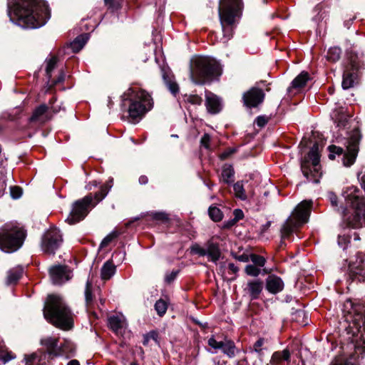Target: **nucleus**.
Instances as JSON below:
<instances>
[{"mask_svg":"<svg viewBox=\"0 0 365 365\" xmlns=\"http://www.w3.org/2000/svg\"><path fill=\"white\" fill-rule=\"evenodd\" d=\"M27 236L25 227L17 222L4 224L0 227V250L6 253L18 251Z\"/></svg>","mask_w":365,"mask_h":365,"instance_id":"5","label":"nucleus"},{"mask_svg":"<svg viewBox=\"0 0 365 365\" xmlns=\"http://www.w3.org/2000/svg\"><path fill=\"white\" fill-rule=\"evenodd\" d=\"M291 359V353L288 349L282 351H274L270 359V364L272 365H280L282 362H289Z\"/></svg>","mask_w":365,"mask_h":365,"instance_id":"25","label":"nucleus"},{"mask_svg":"<svg viewBox=\"0 0 365 365\" xmlns=\"http://www.w3.org/2000/svg\"><path fill=\"white\" fill-rule=\"evenodd\" d=\"M349 277L353 281L365 282V267L364 265H351Z\"/></svg>","mask_w":365,"mask_h":365,"instance_id":"29","label":"nucleus"},{"mask_svg":"<svg viewBox=\"0 0 365 365\" xmlns=\"http://www.w3.org/2000/svg\"><path fill=\"white\" fill-rule=\"evenodd\" d=\"M242 0H221L218 8L219 18L224 36L227 39L232 36V26L241 8Z\"/></svg>","mask_w":365,"mask_h":365,"instance_id":"9","label":"nucleus"},{"mask_svg":"<svg viewBox=\"0 0 365 365\" xmlns=\"http://www.w3.org/2000/svg\"><path fill=\"white\" fill-rule=\"evenodd\" d=\"M51 279L54 284L61 285L72 277L71 270L65 265H55L49 269Z\"/></svg>","mask_w":365,"mask_h":365,"instance_id":"15","label":"nucleus"},{"mask_svg":"<svg viewBox=\"0 0 365 365\" xmlns=\"http://www.w3.org/2000/svg\"><path fill=\"white\" fill-rule=\"evenodd\" d=\"M260 272V269L255 264H247L245 267V272L249 276L256 277L259 275Z\"/></svg>","mask_w":365,"mask_h":365,"instance_id":"44","label":"nucleus"},{"mask_svg":"<svg viewBox=\"0 0 365 365\" xmlns=\"http://www.w3.org/2000/svg\"><path fill=\"white\" fill-rule=\"evenodd\" d=\"M268 117L265 115H259L256 118L255 123L257 125V126L262 128L268 123Z\"/></svg>","mask_w":365,"mask_h":365,"instance_id":"53","label":"nucleus"},{"mask_svg":"<svg viewBox=\"0 0 365 365\" xmlns=\"http://www.w3.org/2000/svg\"><path fill=\"white\" fill-rule=\"evenodd\" d=\"M227 364V361H220L219 359H213L212 360V365H226Z\"/></svg>","mask_w":365,"mask_h":365,"instance_id":"64","label":"nucleus"},{"mask_svg":"<svg viewBox=\"0 0 365 365\" xmlns=\"http://www.w3.org/2000/svg\"><path fill=\"white\" fill-rule=\"evenodd\" d=\"M161 73L165 86L170 93L175 96L179 91V87L171 71L168 68L163 67L161 68Z\"/></svg>","mask_w":365,"mask_h":365,"instance_id":"22","label":"nucleus"},{"mask_svg":"<svg viewBox=\"0 0 365 365\" xmlns=\"http://www.w3.org/2000/svg\"><path fill=\"white\" fill-rule=\"evenodd\" d=\"M205 106L207 111L212 114L218 113L222 110L220 98L210 91H205Z\"/></svg>","mask_w":365,"mask_h":365,"instance_id":"20","label":"nucleus"},{"mask_svg":"<svg viewBox=\"0 0 365 365\" xmlns=\"http://www.w3.org/2000/svg\"><path fill=\"white\" fill-rule=\"evenodd\" d=\"M155 309L160 317L163 316L168 309V303L162 299L158 300L155 304Z\"/></svg>","mask_w":365,"mask_h":365,"instance_id":"42","label":"nucleus"},{"mask_svg":"<svg viewBox=\"0 0 365 365\" xmlns=\"http://www.w3.org/2000/svg\"><path fill=\"white\" fill-rule=\"evenodd\" d=\"M190 252L191 253L197 255L200 257L206 256L207 253V252H206V248L202 247L200 245L197 243L191 246Z\"/></svg>","mask_w":365,"mask_h":365,"instance_id":"45","label":"nucleus"},{"mask_svg":"<svg viewBox=\"0 0 365 365\" xmlns=\"http://www.w3.org/2000/svg\"><path fill=\"white\" fill-rule=\"evenodd\" d=\"M264 91L258 87H252L244 93L242 100L247 108H256L261 104L264 99Z\"/></svg>","mask_w":365,"mask_h":365,"instance_id":"14","label":"nucleus"},{"mask_svg":"<svg viewBox=\"0 0 365 365\" xmlns=\"http://www.w3.org/2000/svg\"><path fill=\"white\" fill-rule=\"evenodd\" d=\"M14 358L13 353L9 351L4 342L0 340V364H6Z\"/></svg>","mask_w":365,"mask_h":365,"instance_id":"34","label":"nucleus"},{"mask_svg":"<svg viewBox=\"0 0 365 365\" xmlns=\"http://www.w3.org/2000/svg\"><path fill=\"white\" fill-rule=\"evenodd\" d=\"M117 237H118V233L116 232H112L111 233H110L109 235H108L106 237H105L103 238V240L101 242L100 248L102 249V248L106 247V246H108L109 245L110 242H112V240H113Z\"/></svg>","mask_w":365,"mask_h":365,"instance_id":"47","label":"nucleus"},{"mask_svg":"<svg viewBox=\"0 0 365 365\" xmlns=\"http://www.w3.org/2000/svg\"><path fill=\"white\" fill-rule=\"evenodd\" d=\"M250 259L253 262V264L259 267H262L266 263V259L264 257L252 254L250 255Z\"/></svg>","mask_w":365,"mask_h":365,"instance_id":"43","label":"nucleus"},{"mask_svg":"<svg viewBox=\"0 0 365 365\" xmlns=\"http://www.w3.org/2000/svg\"><path fill=\"white\" fill-rule=\"evenodd\" d=\"M220 75V67L215 59L199 56L191 61L190 76L194 83L202 85Z\"/></svg>","mask_w":365,"mask_h":365,"instance_id":"6","label":"nucleus"},{"mask_svg":"<svg viewBox=\"0 0 365 365\" xmlns=\"http://www.w3.org/2000/svg\"><path fill=\"white\" fill-rule=\"evenodd\" d=\"M187 101L194 105H200L202 102V99L197 95H191L188 96Z\"/></svg>","mask_w":365,"mask_h":365,"instance_id":"52","label":"nucleus"},{"mask_svg":"<svg viewBox=\"0 0 365 365\" xmlns=\"http://www.w3.org/2000/svg\"><path fill=\"white\" fill-rule=\"evenodd\" d=\"M350 242V238L348 236L339 235L338 237V245L339 247L345 250L347 247V245Z\"/></svg>","mask_w":365,"mask_h":365,"instance_id":"48","label":"nucleus"},{"mask_svg":"<svg viewBox=\"0 0 365 365\" xmlns=\"http://www.w3.org/2000/svg\"><path fill=\"white\" fill-rule=\"evenodd\" d=\"M138 181H139V183H140V185H145V184H147V183H148V179L147 176H145V175H141V176L139 178Z\"/></svg>","mask_w":365,"mask_h":365,"instance_id":"63","label":"nucleus"},{"mask_svg":"<svg viewBox=\"0 0 365 365\" xmlns=\"http://www.w3.org/2000/svg\"><path fill=\"white\" fill-rule=\"evenodd\" d=\"M228 268L233 274H237L239 271V268L234 263H229Z\"/></svg>","mask_w":365,"mask_h":365,"instance_id":"61","label":"nucleus"},{"mask_svg":"<svg viewBox=\"0 0 365 365\" xmlns=\"http://www.w3.org/2000/svg\"><path fill=\"white\" fill-rule=\"evenodd\" d=\"M235 180V170L231 165L225 164L222 168L220 181L230 185Z\"/></svg>","mask_w":365,"mask_h":365,"instance_id":"26","label":"nucleus"},{"mask_svg":"<svg viewBox=\"0 0 365 365\" xmlns=\"http://www.w3.org/2000/svg\"><path fill=\"white\" fill-rule=\"evenodd\" d=\"M123 104L128 102V117L132 123H138L153 108V102L150 95L144 90L138 91L130 88L122 96Z\"/></svg>","mask_w":365,"mask_h":365,"instance_id":"4","label":"nucleus"},{"mask_svg":"<svg viewBox=\"0 0 365 365\" xmlns=\"http://www.w3.org/2000/svg\"><path fill=\"white\" fill-rule=\"evenodd\" d=\"M309 74L307 72L302 71L292 82V88H301L304 87L309 80Z\"/></svg>","mask_w":365,"mask_h":365,"instance_id":"35","label":"nucleus"},{"mask_svg":"<svg viewBox=\"0 0 365 365\" xmlns=\"http://www.w3.org/2000/svg\"><path fill=\"white\" fill-rule=\"evenodd\" d=\"M58 340L56 338L48 336L41 340V344L45 350L43 352L51 359L59 355Z\"/></svg>","mask_w":365,"mask_h":365,"instance_id":"17","label":"nucleus"},{"mask_svg":"<svg viewBox=\"0 0 365 365\" xmlns=\"http://www.w3.org/2000/svg\"><path fill=\"white\" fill-rule=\"evenodd\" d=\"M210 141V136L207 133H205L201 138L200 143L202 146L205 147L207 149H209V143Z\"/></svg>","mask_w":365,"mask_h":365,"instance_id":"55","label":"nucleus"},{"mask_svg":"<svg viewBox=\"0 0 365 365\" xmlns=\"http://www.w3.org/2000/svg\"><path fill=\"white\" fill-rule=\"evenodd\" d=\"M208 214L210 218L215 222H220L222 219V212L217 207H210Z\"/></svg>","mask_w":365,"mask_h":365,"instance_id":"40","label":"nucleus"},{"mask_svg":"<svg viewBox=\"0 0 365 365\" xmlns=\"http://www.w3.org/2000/svg\"><path fill=\"white\" fill-rule=\"evenodd\" d=\"M53 109L51 106H47L46 104H41L36 107L29 118L31 123H37L39 124H43L51 118V110Z\"/></svg>","mask_w":365,"mask_h":365,"instance_id":"16","label":"nucleus"},{"mask_svg":"<svg viewBox=\"0 0 365 365\" xmlns=\"http://www.w3.org/2000/svg\"><path fill=\"white\" fill-rule=\"evenodd\" d=\"M264 344V339H259L254 344L255 350L257 352H259L261 351L260 347Z\"/></svg>","mask_w":365,"mask_h":365,"instance_id":"60","label":"nucleus"},{"mask_svg":"<svg viewBox=\"0 0 365 365\" xmlns=\"http://www.w3.org/2000/svg\"><path fill=\"white\" fill-rule=\"evenodd\" d=\"M207 255L210 260L216 262L220 257V250L217 243H214L212 241H208L206 245Z\"/></svg>","mask_w":365,"mask_h":365,"instance_id":"31","label":"nucleus"},{"mask_svg":"<svg viewBox=\"0 0 365 365\" xmlns=\"http://www.w3.org/2000/svg\"><path fill=\"white\" fill-rule=\"evenodd\" d=\"M328 197H329V200L331 205L334 207H337L338 205H337L336 195L334 192H330L328 193Z\"/></svg>","mask_w":365,"mask_h":365,"instance_id":"59","label":"nucleus"},{"mask_svg":"<svg viewBox=\"0 0 365 365\" xmlns=\"http://www.w3.org/2000/svg\"><path fill=\"white\" fill-rule=\"evenodd\" d=\"M43 311L44 318L49 323L63 329L71 328L72 313L60 296L48 295Z\"/></svg>","mask_w":365,"mask_h":365,"instance_id":"3","label":"nucleus"},{"mask_svg":"<svg viewBox=\"0 0 365 365\" xmlns=\"http://www.w3.org/2000/svg\"><path fill=\"white\" fill-rule=\"evenodd\" d=\"M235 152V149L227 148V150H225L224 152H222L220 154V158L222 160H225V159L228 158L231 155H232Z\"/></svg>","mask_w":365,"mask_h":365,"instance_id":"58","label":"nucleus"},{"mask_svg":"<svg viewBox=\"0 0 365 365\" xmlns=\"http://www.w3.org/2000/svg\"><path fill=\"white\" fill-rule=\"evenodd\" d=\"M63 242L61 232L57 228H50L43 235L41 249L43 252L54 255Z\"/></svg>","mask_w":365,"mask_h":365,"instance_id":"12","label":"nucleus"},{"mask_svg":"<svg viewBox=\"0 0 365 365\" xmlns=\"http://www.w3.org/2000/svg\"><path fill=\"white\" fill-rule=\"evenodd\" d=\"M153 219L166 222L169 220L168 215L165 212H154L151 213Z\"/></svg>","mask_w":365,"mask_h":365,"instance_id":"46","label":"nucleus"},{"mask_svg":"<svg viewBox=\"0 0 365 365\" xmlns=\"http://www.w3.org/2000/svg\"><path fill=\"white\" fill-rule=\"evenodd\" d=\"M233 221L234 222H238L240 220H242L244 217V213L242 210L240 209H235L233 211Z\"/></svg>","mask_w":365,"mask_h":365,"instance_id":"56","label":"nucleus"},{"mask_svg":"<svg viewBox=\"0 0 365 365\" xmlns=\"http://www.w3.org/2000/svg\"><path fill=\"white\" fill-rule=\"evenodd\" d=\"M108 321L109 327L116 334L121 331L125 324L123 316L113 315L110 317Z\"/></svg>","mask_w":365,"mask_h":365,"instance_id":"28","label":"nucleus"},{"mask_svg":"<svg viewBox=\"0 0 365 365\" xmlns=\"http://www.w3.org/2000/svg\"><path fill=\"white\" fill-rule=\"evenodd\" d=\"M263 287L264 283L261 279H252L247 282L245 291L250 296V299L254 300L259 297Z\"/></svg>","mask_w":365,"mask_h":365,"instance_id":"19","label":"nucleus"},{"mask_svg":"<svg viewBox=\"0 0 365 365\" xmlns=\"http://www.w3.org/2000/svg\"><path fill=\"white\" fill-rule=\"evenodd\" d=\"M361 133L357 128H354L350 132H348L345 137L344 145L346 150L342 148L332 145H329V158L334 160L336 155L341 158V162L344 166L350 167L356 161L359 153V144L361 140Z\"/></svg>","mask_w":365,"mask_h":365,"instance_id":"7","label":"nucleus"},{"mask_svg":"<svg viewBox=\"0 0 365 365\" xmlns=\"http://www.w3.org/2000/svg\"><path fill=\"white\" fill-rule=\"evenodd\" d=\"M312 206V201L304 200L296 207L292 216L287 220L281 228L282 245L286 239H289L297 227L308 221Z\"/></svg>","mask_w":365,"mask_h":365,"instance_id":"8","label":"nucleus"},{"mask_svg":"<svg viewBox=\"0 0 365 365\" xmlns=\"http://www.w3.org/2000/svg\"><path fill=\"white\" fill-rule=\"evenodd\" d=\"M58 59L56 56H52L46 61V73L48 80L51 78V73L55 68Z\"/></svg>","mask_w":365,"mask_h":365,"instance_id":"41","label":"nucleus"},{"mask_svg":"<svg viewBox=\"0 0 365 365\" xmlns=\"http://www.w3.org/2000/svg\"><path fill=\"white\" fill-rule=\"evenodd\" d=\"M84 294H85V302H86L87 311L89 313H92L93 312L92 309H93L94 304H95V302H94L95 297L93 294L92 283L89 279H88L86 282Z\"/></svg>","mask_w":365,"mask_h":365,"instance_id":"27","label":"nucleus"},{"mask_svg":"<svg viewBox=\"0 0 365 365\" xmlns=\"http://www.w3.org/2000/svg\"><path fill=\"white\" fill-rule=\"evenodd\" d=\"M331 118L334 120V123L336 125V127L341 128H345L349 123V115L345 113L343 108H336L331 113Z\"/></svg>","mask_w":365,"mask_h":365,"instance_id":"23","label":"nucleus"},{"mask_svg":"<svg viewBox=\"0 0 365 365\" xmlns=\"http://www.w3.org/2000/svg\"><path fill=\"white\" fill-rule=\"evenodd\" d=\"M50 359L44 354L43 349H39L30 355H25L24 357L26 365H46Z\"/></svg>","mask_w":365,"mask_h":365,"instance_id":"21","label":"nucleus"},{"mask_svg":"<svg viewBox=\"0 0 365 365\" xmlns=\"http://www.w3.org/2000/svg\"><path fill=\"white\" fill-rule=\"evenodd\" d=\"M319 145L315 143L309 150L307 159L301 163V170L308 181L318 183L322 176Z\"/></svg>","mask_w":365,"mask_h":365,"instance_id":"10","label":"nucleus"},{"mask_svg":"<svg viewBox=\"0 0 365 365\" xmlns=\"http://www.w3.org/2000/svg\"><path fill=\"white\" fill-rule=\"evenodd\" d=\"M24 268L21 266L15 267L7 272L6 284H14L22 277Z\"/></svg>","mask_w":365,"mask_h":365,"instance_id":"30","label":"nucleus"},{"mask_svg":"<svg viewBox=\"0 0 365 365\" xmlns=\"http://www.w3.org/2000/svg\"><path fill=\"white\" fill-rule=\"evenodd\" d=\"M354 312H356L351 319L354 328L361 334L360 340L356 343V348L365 352V310L362 312L359 308L356 307L354 309Z\"/></svg>","mask_w":365,"mask_h":365,"instance_id":"13","label":"nucleus"},{"mask_svg":"<svg viewBox=\"0 0 365 365\" xmlns=\"http://www.w3.org/2000/svg\"><path fill=\"white\" fill-rule=\"evenodd\" d=\"M88 40V36L86 34L77 36L71 44L73 51L78 52L83 48Z\"/></svg>","mask_w":365,"mask_h":365,"instance_id":"37","label":"nucleus"},{"mask_svg":"<svg viewBox=\"0 0 365 365\" xmlns=\"http://www.w3.org/2000/svg\"><path fill=\"white\" fill-rule=\"evenodd\" d=\"M11 196L13 199H18L22 195V189L18 186L10 187Z\"/></svg>","mask_w":365,"mask_h":365,"instance_id":"49","label":"nucleus"},{"mask_svg":"<svg viewBox=\"0 0 365 365\" xmlns=\"http://www.w3.org/2000/svg\"><path fill=\"white\" fill-rule=\"evenodd\" d=\"M346 205L352 208L350 215L342 209L343 218L347 225L352 228H360L365 226V197L361 190L355 186L347 187L342 193Z\"/></svg>","mask_w":365,"mask_h":365,"instance_id":"2","label":"nucleus"},{"mask_svg":"<svg viewBox=\"0 0 365 365\" xmlns=\"http://www.w3.org/2000/svg\"><path fill=\"white\" fill-rule=\"evenodd\" d=\"M115 272V267L108 260L104 263L101 268V278L104 280L109 279Z\"/></svg>","mask_w":365,"mask_h":365,"instance_id":"32","label":"nucleus"},{"mask_svg":"<svg viewBox=\"0 0 365 365\" xmlns=\"http://www.w3.org/2000/svg\"><path fill=\"white\" fill-rule=\"evenodd\" d=\"M221 350L229 358H233L235 356L236 352L238 351L234 341L232 340L224 341Z\"/></svg>","mask_w":365,"mask_h":365,"instance_id":"33","label":"nucleus"},{"mask_svg":"<svg viewBox=\"0 0 365 365\" xmlns=\"http://www.w3.org/2000/svg\"><path fill=\"white\" fill-rule=\"evenodd\" d=\"M178 272V270H173L170 273L166 274L165 277V282L168 283H171L172 282H173L177 277Z\"/></svg>","mask_w":365,"mask_h":365,"instance_id":"54","label":"nucleus"},{"mask_svg":"<svg viewBox=\"0 0 365 365\" xmlns=\"http://www.w3.org/2000/svg\"><path fill=\"white\" fill-rule=\"evenodd\" d=\"M104 1L108 9L117 10L120 7V2L116 0H104Z\"/></svg>","mask_w":365,"mask_h":365,"instance_id":"51","label":"nucleus"},{"mask_svg":"<svg viewBox=\"0 0 365 365\" xmlns=\"http://www.w3.org/2000/svg\"><path fill=\"white\" fill-rule=\"evenodd\" d=\"M101 197V192H96L94 195H93V203L95 204V206L101 202L102 200H99L98 198Z\"/></svg>","mask_w":365,"mask_h":365,"instance_id":"62","label":"nucleus"},{"mask_svg":"<svg viewBox=\"0 0 365 365\" xmlns=\"http://www.w3.org/2000/svg\"><path fill=\"white\" fill-rule=\"evenodd\" d=\"M284 288V283L281 277L276 274H269L265 279V289L272 294L281 292Z\"/></svg>","mask_w":365,"mask_h":365,"instance_id":"18","label":"nucleus"},{"mask_svg":"<svg viewBox=\"0 0 365 365\" xmlns=\"http://www.w3.org/2000/svg\"><path fill=\"white\" fill-rule=\"evenodd\" d=\"M10 20L24 29H37L50 18L46 2L43 0H19L8 4Z\"/></svg>","mask_w":365,"mask_h":365,"instance_id":"1","label":"nucleus"},{"mask_svg":"<svg viewBox=\"0 0 365 365\" xmlns=\"http://www.w3.org/2000/svg\"><path fill=\"white\" fill-rule=\"evenodd\" d=\"M94 207L92 194L87 195L73 203L71 210L66 221L69 225L76 224L83 220Z\"/></svg>","mask_w":365,"mask_h":365,"instance_id":"11","label":"nucleus"},{"mask_svg":"<svg viewBox=\"0 0 365 365\" xmlns=\"http://www.w3.org/2000/svg\"><path fill=\"white\" fill-rule=\"evenodd\" d=\"M358 76V70L355 68L354 65L351 66V68H347L344 71L343 74L342 88L344 89H349L354 86L355 81Z\"/></svg>","mask_w":365,"mask_h":365,"instance_id":"24","label":"nucleus"},{"mask_svg":"<svg viewBox=\"0 0 365 365\" xmlns=\"http://www.w3.org/2000/svg\"><path fill=\"white\" fill-rule=\"evenodd\" d=\"M224 341H217L214 336L208 339L207 344L210 346L215 349H221Z\"/></svg>","mask_w":365,"mask_h":365,"instance_id":"50","label":"nucleus"},{"mask_svg":"<svg viewBox=\"0 0 365 365\" xmlns=\"http://www.w3.org/2000/svg\"><path fill=\"white\" fill-rule=\"evenodd\" d=\"M110 188H111V185H109L108 187H107V185H102L101 187V190L99 191L101 192V197L98 199L103 200L108 195Z\"/></svg>","mask_w":365,"mask_h":365,"instance_id":"57","label":"nucleus"},{"mask_svg":"<svg viewBox=\"0 0 365 365\" xmlns=\"http://www.w3.org/2000/svg\"><path fill=\"white\" fill-rule=\"evenodd\" d=\"M233 190L237 198L241 200H246L247 199L242 180L237 181L233 184Z\"/></svg>","mask_w":365,"mask_h":365,"instance_id":"36","label":"nucleus"},{"mask_svg":"<svg viewBox=\"0 0 365 365\" xmlns=\"http://www.w3.org/2000/svg\"><path fill=\"white\" fill-rule=\"evenodd\" d=\"M341 49L338 46L331 47L327 53V59L331 62L337 61L341 56Z\"/></svg>","mask_w":365,"mask_h":365,"instance_id":"38","label":"nucleus"},{"mask_svg":"<svg viewBox=\"0 0 365 365\" xmlns=\"http://www.w3.org/2000/svg\"><path fill=\"white\" fill-rule=\"evenodd\" d=\"M59 346V355L61 354H73L75 351L74 344L68 340H65L63 344H61Z\"/></svg>","mask_w":365,"mask_h":365,"instance_id":"39","label":"nucleus"}]
</instances>
